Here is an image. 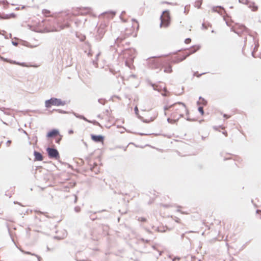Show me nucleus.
Returning a JSON list of instances; mask_svg holds the SVG:
<instances>
[{
    "label": "nucleus",
    "instance_id": "obj_1",
    "mask_svg": "<svg viewBox=\"0 0 261 261\" xmlns=\"http://www.w3.org/2000/svg\"><path fill=\"white\" fill-rule=\"evenodd\" d=\"M66 104V101L62 100L60 98L56 97H51L49 99L45 101V107L47 108H50L52 106H63Z\"/></svg>",
    "mask_w": 261,
    "mask_h": 261
},
{
    "label": "nucleus",
    "instance_id": "obj_2",
    "mask_svg": "<svg viewBox=\"0 0 261 261\" xmlns=\"http://www.w3.org/2000/svg\"><path fill=\"white\" fill-rule=\"evenodd\" d=\"M161 27L167 28L169 25L171 21V17L168 11L163 12L161 16Z\"/></svg>",
    "mask_w": 261,
    "mask_h": 261
},
{
    "label": "nucleus",
    "instance_id": "obj_3",
    "mask_svg": "<svg viewBox=\"0 0 261 261\" xmlns=\"http://www.w3.org/2000/svg\"><path fill=\"white\" fill-rule=\"evenodd\" d=\"M46 151L50 159L58 160L60 159V154L57 148L47 147Z\"/></svg>",
    "mask_w": 261,
    "mask_h": 261
},
{
    "label": "nucleus",
    "instance_id": "obj_4",
    "mask_svg": "<svg viewBox=\"0 0 261 261\" xmlns=\"http://www.w3.org/2000/svg\"><path fill=\"white\" fill-rule=\"evenodd\" d=\"M234 32L239 35L247 32V28L244 25L236 24L234 27Z\"/></svg>",
    "mask_w": 261,
    "mask_h": 261
},
{
    "label": "nucleus",
    "instance_id": "obj_5",
    "mask_svg": "<svg viewBox=\"0 0 261 261\" xmlns=\"http://www.w3.org/2000/svg\"><path fill=\"white\" fill-rule=\"evenodd\" d=\"M181 106L182 112H185L187 115H189V111L187 108L186 104L182 102L178 101L169 106L170 108H175L176 106Z\"/></svg>",
    "mask_w": 261,
    "mask_h": 261
},
{
    "label": "nucleus",
    "instance_id": "obj_6",
    "mask_svg": "<svg viewBox=\"0 0 261 261\" xmlns=\"http://www.w3.org/2000/svg\"><path fill=\"white\" fill-rule=\"evenodd\" d=\"M134 111L137 117L144 123H149L150 122L153 121L154 119L152 117L150 118V120L145 119L143 117L140 116L139 115V111L137 106H136L134 108Z\"/></svg>",
    "mask_w": 261,
    "mask_h": 261
},
{
    "label": "nucleus",
    "instance_id": "obj_7",
    "mask_svg": "<svg viewBox=\"0 0 261 261\" xmlns=\"http://www.w3.org/2000/svg\"><path fill=\"white\" fill-rule=\"evenodd\" d=\"M91 139L96 143H103L105 140V136L101 135L91 134Z\"/></svg>",
    "mask_w": 261,
    "mask_h": 261
},
{
    "label": "nucleus",
    "instance_id": "obj_8",
    "mask_svg": "<svg viewBox=\"0 0 261 261\" xmlns=\"http://www.w3.org/2000/svg\"><path fill=\"white\" fill-rule=\"evenodd\" d=\"M57 135H60V132L59 129L57 128H52L47 132L46 135V137L47 139H49Z\"/></svg>",
    "mask_w": 261,
    "mask_h": 261
},
{
    "label": "nucleus",
    "instance_id": "obj_9",
    "mask_svg": "<svg viewBox=\"0 0 261 261\" xmlns=\"http://www.w3.org/2000/svg\"><path fill=\"white\" fill-rule=\"evenodd\" d=\"M107 67L105 69L106 70H109V72L113 75H115L116 77L120 76V70L116 69L114 68V66H107Z\"/></svg>",
    "mask_w": 261,
    "mask_h": 261
},
{
    "label": "nucleus",
    "instance_id": "obj_10",
    "mask_svg": "<svg viewBox=\"0 0 261 261\" xmlns=\"http://www.w3.org/2000/svg\"><path fill=\"white\" fill-rule=\"evenodd\" d=\"M33 154L34 156V161H41L43 160V156L40 152L34 150Z\"/></svg>",
    "mask_w": 261,
    "mask_h": 261
},
{
    "label": "nucleus",
    "instance_id": "obj_11",
    "mask_svg": "<svg viewBox=\"0 0 261 261\" xmlns=\"http://www.w3.org/2000/svg\"><path fill=\"white\" fill-rule=\"evenodd\" d=\"M71 113L77 118L84 120L86 122H90V120L87 119L84 115L79 114L73 111H72Z\"/></svg>",
    "mask_w": 261,
    "mask_h": 261
},
{
    "label": "nucleus",
    "instance_id": "obj_12",
    "mask_svg": "<svg viewBox=\"0 0 261 261\" xmlns=\"http://www.w3.org/2000/svg\"><path fill=\"white\" fill-rule=\"evenodd\" d=\"M148 84L151 86L155 91H160V90L162 88L161 86H155V85L149 80L148 81Z\"/></svg>",
    "mask_w": 261,
    "mask_h": 261
},
{
    "label": "nucleus",
    "instance_id": "obj_13",
    "mask_svg": "<svg viewBox=\"0 0 261 261\" xmlns=\"http://www.w3.org/2000/svg\"><path fill=\"white\" fill-rule=\"evenodd\" d=\"M207 73H212V74H215V73H217L218 72H213L212 71H208V72H202V73H201L200 74H198V71H196V72H194L193 75L194 76H196L199 77L200 76H201L202 75H203V74H206Z\"/></svg>",
    "mask_w": 261,
    "mask_h": 261
},
{
    "label": "nucleus",
    "instance_id": "obj_14",
    "mask_svg": "<svg viewBox=\"0 0 261 261\" xmlns=\"http://www.w3.org/2000/svg\"><path fill=\"white\" fill-rule=\"evenodd\" d=\"M249 8L251 9L253 11H256L258 9L257 6L254 3H250L249 4Z\"/></svg>",
    "mask_w": 261,
    "mask_h": 261
},
{
    "label": "nucleus",
    "instance_id": "obj_15",
    "mask_svg": "<svg viewBox=\"0 0 261 261\" xmlns=\"http://www.w3.org/2000/svg\"><path fill=\"white\" fill-rule=\"evenodd\" d=\"M53 111H56V112H58L59 113L64 114H66L70 113V112H69L68 111H64V110H61V109H54L50 112L51 113Z\"/></svg>",
    "mask_w": 261,
    "mask_h": 261
},
{
    "label": "nucleus",
    "instance_id": "obj_16",
    "mask_svg": "<svg viewBox=\"0 0 261 261\" xmlns=\"http://www.w3.org/2000/svg\"><path fill=\"white\" fill-rule=\"evenodd\" d=\"M203 0H195L194 3V6L198 9H199L202 3Z\"/></svg>",
    "mask_w": 261,
    "mask_h": 261
},
{
    "label": "nucleus",
    "instance_id": "obj_17",
    "mask_svg": "<svg viewBox=\"0 0 261 261\" xmlns=\"http://www.w3.org/2000/svg\"><path fill=\"white\" fill-rule=\"evenodd\" d=\"M106 210H101V211H99L98 212H94L92 214L90 215L89 217H90V219L92 220V221H94L95 220H96L97 219L96 217H94V216H93V215L96 214L97 213H100V212H106Z\"/></svg>",
    "mask_w": 261,
    "mask_h": 261
},
{
    "label": "nucleus",
    "instance_id": "obj_18",
    "mask_svg": "<svg viewBox=\"0 0 261 261\" xmlns=\"http://www.w3.org/2000/svg\"><path fill=\"white\" fill-rule=\"evenodd\" d=\"M162 67H165L164 69V72L167 73H171L172 71V66H162Z\"/></svg>",
    "mask_w": 261,
    "mask_h": 261
},
{
    "label": "nucleus",
    "instance_id": "obj_19",
    "mask_svg": "<svg viewBox=\"0 0 261 261\" xmlns=\"http://www.w3.org/2000/svg\"><path fill=\"white\" fill-rule=\"evenodd\" d=\"M42 13L46 17L51 16L50 12L49 10H46V9H44L42 11Z\"/></svg>",
    "mask_w": 261,
    "mask_h": 261
},
{
    "label": "nucleus",
    "instance_id": "obj_20",
    "mask_svg": "<svg viewBox=\"0 0 261 261\" xmlns=\"http://www.w3.org/2000/svg\"><path fill=\"white\" fill-rule=\"evenodd\" d=\"M88 122L92 123L94 125H97V126L102 127L101 125L97 121H96L95 120H90V122Z\"/></svg>",
    "mask_w": 261,
    "mask_h": 261
},
{
    "label": "nucleus",
    "instance_id": "obj_21",
    "mask_svg": "<svg viewBox=\"0 0 261 261\" xmlns=\"http://www.w3.org/2000/svg\"><path fill=\"white\" fill-rule=\"evenodd\" d=\"M58 137H57L56 139H55V142L56 143H58V144H60L61 141L62 140V137H63V136L60 135H58Z\"/></svg>",
    "mask_w": 261,
    "mask_h": 261
},
{
    "label": "nucleus",
    "instance_id": "obj_22",
    "mask_svg": "<svg viewBox=\"0 0 261 261\" xmlns=\"http://www.w3.org/2000/svg\"><path fill=\"white\" fill-rule=\"evenodd\" d=\"M107 101V100L105 98H99L98 99V102L102 105H105Z\"/></svg>",
    "mask_w": 261,
    "mask_h": 261
},
{
    "label": "nucleus",
    "instance_id": "obj_23",
    "mask_svg": "<svg viewBox=\"0 0 261 261\" xmlns=\"http://www.w3.org/2000/svg\"><path fill=\"white\" fill-rule=\"evenodd\" d=\"M139 240L143 243H149L151 241L150 239H145L143 238H140Z\"/></svg>",
    "mask_w": 261,
    "mask_h": 261
},
{
    "label": "nucleus",
    "instance_id": "obj_24",
    "mask_svg": "<svg viewBox=\"0 0 261 261\" xmlns=\"http://www.w3.org/2000/svg\"><path fill=\"white\" fill-rule=\"evenodd\" d=\"M198 112L201 114V115H203L204 114V111L203 110V109L202 107L199 106L198 108Z\"/></svg>",
    "mask_w": 261,
    "mask_h": 261
},
{
    "label": "nucleus",
    "instance_id": "obj_25",
    "mask_svg": "<svg viewBox=\"0 0 261 261\" xmlns=\"http://www.w3.org/2000/svg\"><path fill=\"white\" fill-rule=\"evenodd\" d=\"M137 134L140 135V136H147V135H154L155 136H158L159 135V134H145V133H137Z\"/></svg>",
    "mask_w": 261,
    "mask_h": 261
},
{
    "label": "nucleus",
    "instance_id": "obj_26",
    "mask_svg": "<svg viewBox=\"0 0 261 261\" xmlns=\"http://www.w3.org/2000/svg\"><path fill=\"white\" fill-rule=\"evenodd\" d=\"M254 44V51L255 50H257V48L258 47V42L254 40H253Z\"/></svg>",
    "mask_w": 261,
    "mask_h": 261
},
{
    "label": "nucleus",
    "instance_id": "obj_27",
    "mask_svg": "<svg viewBox=\"0 0 261 261\" xmlns=\"http://www.w3.org/2000/svg\"><path fill=\"white\" fill-rule=\"evenodd\" d=\"M77 9L74 10L72 12V15H74V16H76V15H79L80 14H82V13H80L79 12H77Z\"/></svg>",
    "mask_w": 261,
    "mask_h": 261
},
{
    "label": "nucleus",
    "instance_id": "obj_28",
    "mask_svg": "<svg viewBox=\"0 0 261 261\" xmlns=\"http://www.w3.org/2000/svg\"><path fill=\"white\" fill-rule=\"evenodd\" d=\"M163 89L164 90V92L162 93V95L163 96H168L167 93H169V92L167 90V89L165 87H164Z\"/></svg>",
    "mask_w": 261,
    "mask_h": 261
},
{
    "label": "nucleus",
    "instance_id": "obj_29",
    "mask_svg": "<svg viewBox=\"0 0 261 261\" xmlns=\"http://www.w3.org/2000/svg\"><path fill=\"white\" fill-rule=\"evenodd\" d=\"M138 221H141L142 222H145L147 221V219L145 217H139L138 218Z\"/></svg>",
    "mask_w": 261,
    "mask_h": 261
},
{
    "label": "nucleus",
    "instance_id": "obj_30",
    "mask_svg": "<svg viewBox=\"0 0 261 261\" xmlns=\"http://www.w3.org/2000/svg\"><path fill=\"white\" fill-rule=\"evenodd\" d=\"M74 210L76 213H79L81 211V207L79 206H76Z\"/></svg>",
    "mask_w": 261,
    "mask_h": 261
},
{
    "label": "nucleus",
    "instance_id": "obj_31",
    "mask_svg": "<svg viewBox=\"0 0 261 261\" xmlns=\"http://www.w3.org/2000/svg\"><path fill=\"white\" fill-rule=\"evenodd\" d=\"M32 255H34V256H35L37 258V259H38V261H41V259H42V258L40 256L37 255V254H36L35 253H33L32 254Z\"/></svg>",
    "mask_w": 261,
    "mask_h": 261
},
{
    "label": "nucleus",
    "instance_id": "obj_32",
    "mask_svg": "<svg viewBox=\"0 0 261 261\" xmlns=\"http://www.w3.org/2000/svg\"><path fill=\"white\" fill-rule=\"evenodd\" d=\"M199 99L202 100V105H205L206 104V101L205 100V99L204 98L202 97L201 96H200L199 97Z\"/></svg>",
    "mask_w": 261,
    "mask_h": 261
},
{
    "label": "nucleus",
    "instance_id": "obj_33",
    "mask_svg": "<svg viewBox=\"0 0 261 261\" xmlns=\"http://www.w3.org/2000/svg\"><path fill=\"white\" fill-rule=\"evenodd\" d=\"M174 119L172 118H167V122L169 123H171V124H174V122H173Z\"/></svg>",
    "mask_w": 261,
    "mask_h": 261
},
{
    "label": "nucleus",
    "instance_id": "obj_34",
    "mask_svg": "<svg viewBox=\"0 0 261 261\" xmlns=\"http://www.w3.org/2000/svg\"><path fill=\"white\" fill-rule=\"evenodd\" d=\"M170 108H170V107H169V106H164V111H165V112H164V115H165V116H166V115H167V113L166 112V111L167 110L169 109H170Z\"/></svg>",
    "mask_w": 261,
    "mask_h": 261
},
{
    "label": "nucleus",
    "instance_id": "obj_35",
    "mask_svg": "<svg viewBox=\"0 0 261 261\" xmlns=\"http://www.w3.org/2000/svg\"><path fill=\"white\" fill-rule=\"evenodd\" d=\"M18 131H19V132H22V133H23V134H25V135H26L27 136H28V135H28V133H27L25 130L23 129H22V128H19L18 129Z\"/></svg>",
    "mask_w": 261,
    "mask_h": 261
},
{
    "label": "nucleus",
    "instance_id": "obj_36",
    "mask_svg": "<svg viewBox=\"0 0 261 261\" xmlns=\"http://www.w3.org/2000/svg\"><path fill=\"white\" fill-rule=\"evenodd\" d=\"M175 112L177 114H178L179 113L182 112V109H181V108L180 109H179L178 108H176L175 109Z\"/></svg>",
    "mask_w": 261,
    "mask_h": 261
},
{
    "label": "nucleus",
    "instance_id": "obj_37",
    "mask_svg": "<svg viewBox=\"0 0 261 261\" xmlns=\"http://www.w3.org/2000/svg\"><path fill=\"white\" fill-rule=\"evenodd\" d=\"M192 232L191 231H188V232H186L185 233H182L181 235V239L182 240L184 238H185V236H186V233H191Z\"/></svg>",
    "mask_w": 261,
    "mask_h": 261
},
{
    "label": "nucleus",
    "instance_id": "obj_38",
    "mask_svg": "<svg viewBox=\"0 0 261 261\" xmlns=\"http://www.w3.org/2000/svg\"><path fill=\"white\" fill-rule=\"evenodd\" d=\"M191 41V40L190 38H187L186 39H185V43L186 44H189Z\"/></svg>",
    "mask_w": 261,
    "mask_h": 261
},
{
    "label": "nucleus",
    "instance_id": "obj_39",
    "mask_svg": "<svg viewBox=\"0 0 261 261\" xmlns=\"http://www.w3.org/2000/svg\"><path fill=\"white\" fill-rule=\"evenodd\" d=\"M223 116V117L226 119H229L230 117V115L226 114H224Z\"/></svg>",
    "mask_w": 261,
    "mask_h": 261
},
{
    "label": "nucleus",
    "instance_id": "obj_40",
    "mask_svg": "<svg viewBox=\"0 0 261 261\" xmlns=\"http://www.w3.org/2000/svg\"><path fill=\"white\" fill-rule=\"evenodd\" d=\"M35 212L36 213L38 214H41V215H42V214H45V213H43V212H41V211H39V210H36V211H35Z\"/></svg>",
    "mask_w": 261,
    "mask_h": 261
},
{
    "label": "nucleus",
    "instance_id": "obj_41",
    "mask_svg": "<svg viewBox=\"0 0 261 261\" xmlns=\"http://www.w3.org/2000/svg\"><path fill=\"white\" fill-rule=\"evenodd\" d=\"M180 258L178 256H175L172 259V261H176V260H180Z\"/></svg>",
    "mask_w": 261,
    "mask_h": 261
},
{
    "label": "nucleus",
    "instance_id": "obj_42",
    "mask_svg": "<svg viewBox=\"0 0 261 261\" xmlns=\"http://www.w3.org/2000/svg\"><path fill=\"white\" fill-rule=\"evenodd\" d=\"M6 226H7V228H8V232H9V234H10V236L11 237V230H10V228H9V225H8V223H6Z\"/></svg>",
    "mask_w": 261,
    "mask_h": 261
},
{
    "label": "nucleus",
    "instance_id": "obj_43",
    "mask_svg": "<svg viewBox=\"0 0 261 261\" xmlns=\"http://www.w3.org/2000/svg\"><path fill=\"white\" fill-rule=\"evenodd\" d=\"M219 127H223L222 125H220L219 126H213V128L216 130H218Z\"/></svg>",
    "mask_w": 261,
    "mask_h": 261
},
{
    "label": "nucleus",
    "instance_id": "obj_44",
    "mask_svg": "<svg viewBox=\"0 0 261 261\" xmlns=\"http://www.w3.org/2000/svg\"><path fill=\"white\" fill-rule=\"evenodd\" d=\"M179 119V118H178V117L177 118H174L173 121V122H174V124H177Z\"/></svg>",
    "mask_w": 261,
    "mask_h": 261
},
{
    "label": "nucleus",
    "instance_id": "obj_45",
    "mask_svg": "<svg viewBox=\"0 0 261 261\" xmlns=\"http://www.w3.org/2000/svg\"><path fill=\"white\" fill-rule=\"evenodd\" d=\"M176 114H177L175 112H174V113H173L172 114H171V117L174 119V118H176Z\"/></svg>",
    "mask_w": 261,
    "mask_h": 261
},
{
    "label": "nucleus",
    "instance_id": "obj_46",
    "mask_svg": "<svg viewBox=\"0 0 261 261\" xmlns=\"http://www.w3.org/2000/svg\"><path fill=\"white\" fill-rule=\"evenodd\" d=\"M256 213L257 214H260V219H261V210L258 209L256 210Z\"/></svg>",
    "mask_w": 261,
    "mask_h": 261
},
{
    "label": "nucleus",
    "instance_id": "obj_47",
    "mask_svg": "<svg viewBox=\"0 0 261 261\" xmlns=\"http://www.w3.org/2000/svg\"><path fill=\"white\" fill-rule=\"evenodd\" d=\"M12 141L11 140H8L6 142V145L9 146L10 145Z\"/></svg>",
    "mask_w": 261,
    "mask_h": 261
},
{
    "label": "nucleus",
    "instance_id": "obj_48",
    "mask_svg": "<svg viewBox=\"0 0 261 261\" xmlns=\"http://www.w3.org/2000/svg\"><path fill=\"white\" fill-rule=\"evenodd\" d=\"M182 112L179 113L178 114H179V116L178 118H182L184 117V114L182 113Z\"/></svg>",
    "mask_w": 261,
    "mask_h": 261
},
{
    "label": "nucleus",
    "instance_id": "obj_49",
    "mask_svg": "<svg viewBox=\"0 0 261 261\" xmlns=\"http://www.w3.org/2000/svg\"><path fill=\"white\" fill-rule=\"evenodd\" d=\"M35 220H38L39 222H41L42 221V219L41 218H38V217L37 216H35Z\"/></svg>",
    "mask_w": 261,
    "mask_h": 261
},
{
    "label": "nucleus",
    "instance_id": "obj_50",
    "mask_svg": "<svg viewBox=\"0 0 261 261\" xmlns=\"http://www.w3.org/2000/svg\"><path fill=\"white\" fill-rule=\"evenodd\" d=\"M152 229L155 228V230H156V231H158V232L161 231L160 230L159 228L158 227L155 228V226H152Z\"/></svg>",
    "mask_w": 261,
    "mask_h": 261
},
{
    "label": "nucleus",
    "instance_id": "obj_51",
    "mask_svg": "<svg viewBox=\"0 0 261 261\" xmlns=\"http://www.w3.org/2000/svg\"><path fill=\"white\" fill-rule=\"evenodd\" d=\"M77 199H78V197L76 195H75V198H74V203H76L77 201Z\"/></svg>",
    "mask_w": 261,
    "mask_h": 261
},
{
    "label": "nucleus",
    "instance_id": "obj_52",
    "mask_svg": "<svg viewBox=\"0 0 261 261\" xmlns=\"http://www.w3.org/2000/svg\"><path fill=\"white\" fill-rule=\"evenodd\" d=\"M90 169L91 171H94L96 173H97V171H95L94 169H95V167H90Z\"/></svg>",
    "mask_w": 261,
    "mask_h": 261
},
{
    "label": "nucleus",
    "instance_id": "obj_53",
    "mask_svg": "<svg viewBox=\"0 0 261 261\" xmlns=\"http://www.w3.org/2000/svg\"><path fill=\"white\" fill-rule=\"evenodd\" d=\"M127 146H125V147H121V146H119V148H123V149H124V151H126V149H127Z\"/></svg>",
    "mask_w": 261,
    "mask_h": 261
},
{
    "label": "nucleus",
    "instance_id": "obj_54",
    "mask_svg": "<svg viewBox=\"0 0 261 261\" xmlns=\"http://www.w3.org/2000/svg\"><path fill=\"white\" fill-rule=\"evenodd\" d=\"M163 206L166 208L169 207V205L167 204H163Z\"/></svg>",
    "mask_w": 261,
    "mask_h": 261
},
{
    "label": "nucleus",
    "instance_id": "obj_55",
    "mask_svg": "<svg viewBox=\"0 0 261 261\" xmlns=\"http://www.w3.org/2000/svg\"><path fill=\"white\" fill-rule=\"evenodd\" d=\"M29 212H30V213H32V210H29V209H28V210L25 211V213H27V214H28L29 213Z\"/></svg>",
    "mask_w": 261,
    "mask_h": 261
},
{
    "label": "nucleus",
    "instance_id": "obj_56",
    "mask_svg": "<svg viewBox=\"0 0 261 261\" xmlns=\"http://www.w3.org/2000/svg\"><path fill=\"white\" fill-rule=\"evenodd\" d=\"M73 133V130L72 129H70L68 130L69 134H72Z\"/></svg>",
    "mask_w": 261,
    "mask_h": 261
},
{
    "label": "nucleus",
    "instance_id": "obj_57",
    "mask_svg": "<svg viewBox=\"0 0 261 261\" xmlns=\"http://www.w3.org/2000/svg\"><path fill=\"white\" fill-rule=\"evenodd\" d=\"M136 77V75L134 74H132L130 75V76H129V77H134V78H135Z\"/></svg>",
    "mask_w": 261,
    "mask_h": 261
},
{
    "label": "nucleus",
    "instance_id": "obj_58",
    "mask_svg": "<svg viewBox=\"0 0 261 261\" xmlns=\"http://www.w3.org/2000/svg\"><path fill=\"white\" fill-rule=\"evenodd\" d=\"M14 204H19L20 205H21V204L20 202H17V201H14Z\"/></svg>",
    "mask_w": 261,
    "mask_h": 261
},
{
    "label": "nucleus",
    "instance_id": "obj_59",
    "mask_svg": "<svg viewBox=\"0 0 261 261\" xmlns=\"http://www.w3.org/2000/svg\"><path fill=\"white\" fill-rule=\"evenodd\" d=\"M222 134H224L225 136H226V135H227V132H226V131H225H225L222 132Z\"/></svg>",
    "mask_w": 261,
    "mask_h": 261
},
{
    "label": "nucleus",
    "instance_id": "obj_60",
    "mask_svg": "<svg viewBox=\"0 0 261 261\" xmlns=\"http://www.w3.org/2000/svg\"><path fill=\"white\" fill-rule=\"evenodd\" d=\"M97 117L98 118L102 119V117H101V115H100V114H98V115L97 116Z\"/></svg>",
    "mask_w": 261,
    "mask_h": 261
},
{
    "label": "nucleus",
    "instance_id": "obj_61",
    "mask_svg": "<svg viewBox=\"0 0 261 261\" xmlns=\"http://www.w3.org/2000/svg\"><path fill=\"white\" fill-rule=\"evenodd\" d=\"M33 140H35V142H36L37 141V136H35L33 138Z\"/></svg>",
    "mask_w": 261,
    "mask_h": 261
},
{
    "label": "nucleus",
    "instance_id": "obj_62",
    "mask_svg": "<svg viewBox=\"0 0 261 261\" xmlns=\"http://www.w3.org/2000/svg\"><path fill=\"white\" fill-rule=\"evenodd\" d=\"M186 120H187V121H191V118H190V117H187V118H186Z\"/></svg>",
    "mask_w": 261,
    "mask_h": 261
},
{
    "label": "nucleus",
    "instance_id": "obj_63",
    "mask_svg": "<svg viewBox=\"0 0 261 261\" xmlns=\"http://www.w3.org/2000/svg\"><path fill=\"white\" fill-rule=\"evenodd\" d=\"M206 138V137H204L203 136H201V139H202V140H205Z\"/></svg>",
    "mask_w": 261,
    "mask_h": 261
},
{
    "label": "nucleus",
    "instance_id": "obj_64",
    "mask_svg": "<svg viewBox=\"0 0 261 261\" xmlns=\"http://www.w3.org/2000/svg\"><path fill=\"white\" fill-rule=\"evenodd\" d=\"M145 229H146V231H147V232H148V233H151V231H150L148 229H146V228Z\"/></svg>",
    "mask_w": 261,
    "mask_h": 261
}]
</instances>
